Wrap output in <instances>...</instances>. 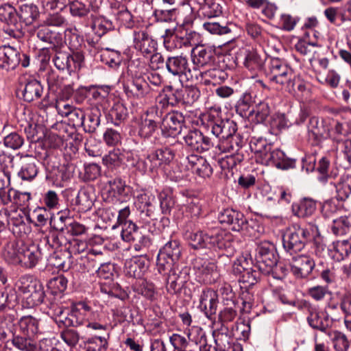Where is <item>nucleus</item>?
<instances>
[{"mask_svg": "<svg viewBox=\"0 0 351 351\" xmlns=\"http://www.w3.org/2000/svg\"><path fill=\"white\" fill-rule=\"evenodd\" d=\"M185 238L194 249L215 247L227 250L231 247L232 235L219 227H208L206 232H186Z\"/></svg>", "mask_w": 351, "mask_h": 351, "instance_id": "nucleus-1", "label": "nucleus"}, {"mask_svg": "<svg viewBox=\"0 0 351 351\" xmlns=\"http://www.w3.org/2000/svg\"><path fill=\"white\" fill-rule=\"evenodd\" d=\"M319 236L318 227L313 224L301 227L294 226L283 235L282 245L285 252L291 256L301 252L308 242Z\"/></svg>", "mask_w": 351, "mask_h": 351, "instance_id": "nucleus-2", "label": "nucleus"}, {"mask_svg": "<svg viewBox=\"0 0 351 351\" xmlns=\"http://www.w3.org/2000/svg\"><path fill=\"white\" fill-rule=\"evenodd\" d=\"M208 130L221 140L219 149L223 152H230L234 150L235 146L231 139L237 130V123L230 119L215 118L213 115H208L206 123Z\"/></svg>", "mask_w": 351, "mask_h": 351, "instance_id": "nucleus-3", "label": "nucleus"}, {"mask_svg": "<svg viewBox=\"0 0 351 351\" xmlns=\"http://www.w3.org/2000/svg\"><path fill=\"white\" fill-rule=\"evenodd\" d=\"M17 291L26 308H32L42 304L45 293L42 283L30 276L20 278L17 284Z\"/></svg>", "mask_w": 351, "mask_h": 351, "instance_id": "nucleus-4", "label": "nucleus"}, {"mask_svg": "<svg viewBox=\"0 0 351 351\" xmlns=\"http://www.w3.org/2000/svg\"><path fill=\"white\" fill-rule=\"evenodd\" d=\"M256 265L263 274L269 275L277 265L278 255L275 245L268 241L260 242L256 249Z\"/></svg>", "mask_w": 351, "mask_h": 351, "instance_id": "nucleus-5", "label": "nucleus"}, {"mask_svg": "<svg viewBox=\"0 0 351 351\" xmlns=\"http://www.w3.org/2000/svg\"><path fill=\"white\" fill-rule=\"evenodd\" d=\"M293 70L282 60L276 58L269 60L266 75L270 83L279 86L283 90L285 86L291 88L290 82L293 77Z\"/></svg>", "mask_w": 351, "mask_h": 351, "instance_id": "nucleus-6", "label": "nucleus"}, {"mask_svg": "<svg viewBox=\"0 0 351 351\" xmlns=\"http://www.w3.org/2000/svg\"><path fill=\"white\" fill-rule=\"evenodd\" d=\"M182 254V247L176 239L168 241L159 251L157 258V267L160 274L171 271L173 266L179 260Z\"/></svg>", "mask_w": 351, "mask_h": 351, "instance_id": "nucleus-7", "label": "nucleus"}, {"mask_svg": "<svg viewBox=\"0 0 351 351\" xmlns=\"http://www.w3.org/2000/svg\"><path fill=\"white\" fill-rule=\"evenodd\" d=\"M218 220L220 223L226 224L234 232H243L246 234H252L253 221L250 222L244 215L239 210L232 208L223 209L219 213Z\"/></svg>", "mask_w": 351, "mask_h": 351, "instance_id": "nucleus-8", "label": "nucleus"}, {"mask_svg": "<svg viewBox=\"0 0 351 351\" xmlns=\"http://www.w3.org/2000/svg\"><path fill=\"white\" fill-rule=\"evenodd\" d=\"M165 67L168 73L173 77L189 80L193 78L187 57L183 55L170 56L165 60Z\"/></svg>", "mask_w": 351, "mask_h": 351, "instance_id": "nucleus-9", "label": "nucleus"}, {"mask_svg": "<svg viewBox=\"0 0 351 351\" xmlns=\"http://www.w3.org/2000/svg\"><path fill=\"white\" fill-rule=\"evenodd\" d=\"M160 121L162 136L174 138L181 133L184 117L181 112L172 111L166 114Z\"/></svg>", "mask_w": 351, "mask_h": 351, "instance_id": "nucleus-10", "label": "nucleus"}, {"mask_svg": "<svg viewBox=\"0 0 351 351\" xmlns=\"http://www.w3.org/2000/svg\"><path fill=\"white\" fill-rule=\"evenodd\" d=\"M193 265L198 282L204 284L215 282L217 276V266L215 263L204 258L196 257L193 262Z\"/></svg>", "mask_w": 351, "mask_h": 351, "instance_id": "nucleus-11", "label": "nucleus"}, {"mask_svg": "<svg viewBox=\"0 0 351 351\" xmlns=\"http://www.w3.org/2000/svg\"><path fill=\"white\" fill-rule=\"evenodd\" d=\"M160 111L158 112V106H152L141 117L138 130L141 137L146 138L153 135L160 121Z\"/></svg>", "mask_w": 351, "mask_h": 351, "instance_id": "nucleus-12", "label": "nucleus"}, {"mask_svg": "<svg viewBox=\"0 0 351 351\" xmlns=\"http://www.w3.org/2000/svg\"><path fill=\"white\" fill-rule=\"evenodd\" d=\"M307 133L309 141L313 145H318L329 136L330 128L326 120L314 116L309 119Z\"/></svg>", "mask_w": 351, "mask_h": 351, "instance_id": "nucleus-13", "label": "nucleus"}, {"mask_svg": "<svg viewBox=\"0 0 351 351\" xmlns=\"http://www.w3.org/2000/svg\"><path fill=\"white\" fill-rule=\"evenodd\" d=\"M262 162L282 170H287L295 167V159L287 157L281 149H272V147L267 152H265Z\"/></svg>", "mask_w": 351, "mask_h": 351, "instance_id": "nucleus-14", "label": "nucleus"}, {"mask_svg": "<svg viewBox=\"0 0 351 351\" xmlns=\"http://www.w3.org/2000/svg\"><path fill=\"white\" fill-rule=\"evenodd\" d=\"M315 266L313 258L306 254L292 255L290 267L293 274L298 278H305L311 273Z\"/></svg>", "mask_w": 351, "mask_h": 351, "instance_id": "nucleus-15", "label": "nucleus"}, {"mask_svg": "<svg viewBox=\"0 0 351 351\" xmlns=\"http://www.w3.org/2000/svg\"><path fill=\"white\" fill-rule=\"evenodd\" d=\"M123 88L128 97H134L136 99L147 97L154 90L153 87L149 86L143 74H136L132 76L131 85L125 84Z\"/></svg>", "mask_w": 351, "mask_h": 351, "instance_id": "nucleus-16", "label": "nucleus"}, {"mask_svg": "<svg viewBox=\"0 0 351 351\" xmlns=\"http://www.w3.org/2000/svg\"><path fill=\"white\" fill-rule=\"evenodd\" d=\"M36 33V37L40 41L48 44L50 48L55 50H58L64 44L62 34L43 23L38 25Z\"/></svg>", "mask_w": 351, "mask_h": 351, "instance_id": "nucleus-17", "label": "nucleus"}, {"mask_svg": "<svg viewBox=\"0 0 351 351\" xmlns=\"http://www.w3.org/2000/svg\"><path fill=\"white\" fill-rule=\"evenodd\" d=\"M184 141L190 149L198 152H206L213 146L210 138L204 136L202 132L198 130L189 131L184 136Z\"/></svg>", "mask_w": 351, "mask_h": 351, "instance_id": "nucleus-18", "label": "nucleus"}, {"mask_svg": "<svg viewBox=\"0 0 351 351\" xmlns=\"http://www.w3.org/2000/svg\"><path fill=\"white\" fill-rule=\"evenodd\" d=\"M20 51L9 45L0 47V69L8 72L14 70L20 64Z\"/></svg>", "mask_w": 351, "mask_h": 351, "instance_id": "nucleus-19", "label": "nucleus"}, {"mask_svg": "<svg viewBox=\"0 0 351 351\" xmlns=\"http://www.w3.org/2000/svg\"><path fill=\"white\" fill-rule=\"evenodd\" d=\"M175 154L170 148L158 149L149 154L144 162L145 168L154 170L162 165H167L174 158Z\"/></svg>", "mask_w": 351, "mask_h": 351, "instance_id": "nucleus-20", "label": "nucleus"}, {"mask_svg": "<svg viewBox=\"0 0 351 351\" xmlns=\"http://www.w3.org/2000/svg\"><path fill=\"white\" fill-rule=\"evenodd\" d=\"M191 58L195 67L211 66L215 62V50L210 47L197 46L192 49Z\"/></svg>", "mask_w": 351, "mask_h": 351, "instance_id": "nucleus-21", "label": "nucleus"}, {"mask_svg": "<svg viewBox=\"0 0 351 351\" xmlns=\"http://www.w3.org/2000/svg\"><path fill=\"white\" fill-rule=\"evenodd\" d=\"M133 43L134 47L143 56L152 54L156 49V43L145 30L134 32Z\"/></svg>", "mask_w": 351, "mask_h": 351, "instance_id": "nucleus-22", "label": "nucleus"}, {"mask_svg": "<svg viewBox=\"0 0 351 351\" xmlns=\"http://www.w3.org/2000/svg\"><path fill=\"white\" fill-rule=\"evenodd\" d=\"M185 160L192 171L199 177L207 178L212 176L213 168L205 158L196 154H191Z\"/></svg>", "mask_w": 351, "mask_h": 351, "instance_id": "nucleus-23", "label": "nucleus"}, {"mask_svg": "<svg viewBox=\"0 0 351 351\" xmlns=\"http://www.w3.org/2000/svg\"><path fill=\"white\" fill-rule=\"evenodd\" d=\"M218 303L217 292L211 289H204L199 296V307L208 318L216 313Z\"/></svg>", "mask_w": 351, "mask_h": 351, "instance_id": "nucleus-24", "label": "nucleus"}, {"mask_svg": "<svg viewBox=\"0 0 351 351\" xmlns=\"http://www.w3.org/2000/svg\"><path fill=\"white\" fill-rule=\"evenodd\" d=\"M21 252L22 254H21V256H19L20 261L18 264L26 268L35 267L44 256L40 247L36 245H32L30 246L24 245L22 247Z\"/></svg>", "mask_w": 351, "mask_h": 351, "instance_id": "nucleus-25", "label": "nucleus"}, {"mask_svg": "<svg viewBox=\"0 0 351 351\" xmlns=\"http://www.w3.org/2000/svg\"><path fill=\"white\" fill-rule=\"evenodd\" d=\"M148 261L142 256L133 257L125 263V271L134 278H141L148 269Z\"/></svg>", "mask_w": 351, "mask_h": 351, "instance_id": "nucleus-26", "label": "nucleus"}, {"mask_svg": "<svg viewBox=\"0 0 351 351\" xmlns=\"http://www.w3.org/2000/svg\"><path fill=\"white\" fill-rule=\"evenodd\" d=\"M109 188L108 193L112 197H115L122 202L126 201L130 197V188L125 182L120 178H115L108 182Z\"/></svg>", "mask_w": 351, "mask_h": 351, "instance_id": "nucleus-27", "label": "nucleus"}, {"mask_svg": "<svg viewBox=\"0 0 351 351\" xmlns=\"http://www.w3.org/2000/svg\"><path fill=\"white\" fill-rule=\"evenodd\" d=\"M197 37V34L195 32L189 31L181 27L176 28V35L173 43V49L195 45Z\"/></svg>", "mask_w": 351, "mask_h": 351, "instance_id": "nucleus-28", "label": "nucleus"}, {"mask_svg": "<svg viewBox=\"0 0 351 351\" xmlns=\"http://www.w3.org/2000/svg\"><path fill=\"white\" fill-rule=\"evenodd\" d=\"M328 254L336 261H343L351 253V243L347 240L333 242L327 250Z\"/></svg>", "mask_w": 351, "mask_h": 351, "instance_id": "nucleus-29", "label": "nucleus"}, {"mask_svg": "<svg viewBox=\"0 0 351 351\" xmlns=\"http://www.w3.org/2000/svg\"><path fill=\"white\" fill-rule=\"evenodd\" d=\"M40 16L39 9L33 3H25L19 6L17 17L26 26L32 25Z\"/></svg>", "mask_w": 351, "mask_h": 351, "instance_id": "nucleus-30", "label": "nucleus"}, {"mask_svg": "<svg viewBox=\"0 0 351 351\" xmlns=\"http://www.w3.org/2000/svg\"><path fill=\"white\" fill-rule=\"evenodd\" d=\"M20 332L27 337H34L38 333H42L40 321L32 315L23 316L19 321Z\"/></svg>", "mask_w": 351, "mask_h": 351, "instance_id": "nucleus-31", "label": "nucleus"}, {"mask_svg": "<svg viewBox=\"0 0 351 351\" xmlns=\"http://www.w3.org/2000/svg\"><path fill=\"white\" fill-rule=\"evenodd\" d=\"M43 93V86L40 81L36 79L28 80L22 90L23 98L27 102L41 97Z\"/></svg>", "mask_w": 351, "mask_h": 351, "instance_id": "nucleus-32", "label": "nucleus"}, {"mask_svg": "<svg viewBox=\"0 0 351 351\" xmlns=\"http://www.w3.org/2000/svg\"><path fill=\"white\" fill-rule=\"evenodd\" d=\"M37 160L32 156H26L23 159L21 170L19 171V176L23 180H32L37 176L38 167Z\"/></svg>", "mask_w": 351, "mask_h": 351, "instance_id": "nucleus-33", "label": "nucleus"}, {"mask_svg": "<svg viewBox=\"0 0 351 351\" xmlns=\"http://www.w3.org/2000/svg\"><path fill=\"white\" fill-rule=\"evenodd\" d=\"M316 202L312 198L304 197L298 203L292 205V210L298 217H306L312 215L316 210Z\"/></svg>", "mask_w": 351, "mask_h": 351, "instance_id": "nucleus-34", "label": "nucleus"}, {"mask_svg": "<svg viewBox=\"0 0 351 351\" xmlns=\"http://www.w3.org/2000/svg\"><path fill=\"white\" fill-rule=\"evenodd\" d=\"M228 327L221 324L213 332V336L216 346L221 350H229L231 348L232 339L228 334Z\"/></svg>", "mask_w": 351, "mask_h": 351, "instance_id": "nucleus-35", "label": "nucleus"}, {"mask_svg": "<svg viewBox=\"0 0 351 351\" xmlns=\"http://www.w3.org/2000/svg\"><path fill=\"white\" fill-rule=\"evenodd\" d=\"M264 62V60L261 58L256 51H247L245 52L243 64L253 75H256L259 72L262 71Z\"/></svg>", "mask_w": 351, "mask_h": 351, "instance_id": "nucleus-36", "label": "nucleus"}, {"mask_svg": "<svg viewBox=\"0 0 351 351\" xmlns=\"http://www.w3.org/2000/svg\"><path fill=\"white\" fill-rule=\"evenodd\" d=\"M260 273L257 268H243V272L239 273V282L241 289H248L255 285L259 278Z\"/></svg>", "mask_w": 351, "mask_h": 351, "instance_id": "nucleus-37", "label": "nucleus"}, {"mask_svg": "<svg viewBox=\"0 0 351 351\" xmlns=\"http://www.w3.org/2000/svg\"><path fill=\"white\" fill-rule=\"evenodd\" d=\"M91 22L90 26L93 32L99 37H101L108 31L113 29L112 23L104 16L90 14Z\"/></svg>", "mask_w": 351, "mask_h": 351, "instance_id": "nucleus-38", "label": "nucleus"}, {"mask_svg": "<svg viewBox=\"0 0 351 351\" xmlns=\"http://www.w3.org/2000/svg\"><path fill=\"white\" fill-rule=\"evenodd\" d=\"M24 245H19L16 241H10L7 243L3 248V256L5 261L10 264L17 265L19 263V256L22 254V247Z\"/></svg>", "mask_w": 351, "mask_h": 351, "instance_id": "nucleus-39", "label": "nucleus"}, {"mask_svg": "<svg viewBox=\"0 0 351 351\" xmlns=\"http://www.w3.org/2000/svg\"><path fill=\"white\" fill-rule=\"evenodd\" d=\"M94 195L87 189H82L78 191L75 199V204L80 212L86 213L90 210L94 204Z\"/></svg>", "mask_w": 351, "mask_h": 351, "instance_id": "nucleus-40", "label": "nucleus"}, {"mask_svg": "<svg viewBox=\"0 0 351 351\" xmlns=\"http://www.w3.org/2000/svg\"><path fill=\"white\" fill-rule=\"evenodd\" d=\"M334 186L336 189L337 199L345 201L351 194V175L343 173Z\"/></svg>", "mask_w": 351, "mask_h": 351, "instance_id": "nucleus-41", "label": "nucleus"}, {"mask_svg": "<svg viewBox=\"0 0 351 351\" xmlns=\"http://www.w3.org/2000/svg\"><path fill=\"white\" fill-rule=\"evenodd\" d=\"M307 321L311 327L322 332H326L330 327L328 317L319 313L316 309L310 311Z\"/></svg>", "mask_w": 351, "mask_h": 351, "instance_id": "nucleus-42", "label": "nucleus"}, {"mask_svg": "<svg viewBox=\"0 0 351 351\" xmlns=\"http://www.w3.org/2000/svg\"><path fill=\"white\" fill-rule=\"evenodd\" d=\"M8 223L13 233L19 236L26 234L29 229V227L24 221L23 217L16 212L8 215Z\"/></svg>", "mask_w": 351, "mask_h": 351, "instance_id": "nucleus-43", "label": "nucleus"}, {"mask_svg": "<svg viewBox=\"0 0 351 351\" xmlns=\"http://www.w3.org/2000/svg\"><path fill=\"white\" fill-rule=\"evenodd\" d=\"M201 75L206 84L215 85L228 78V73L226 71L216 67L201 72Z\"/></svg>", "mask_w": 351, "mask_h": 351, "instance_id": "nucleus-44", "label": "nucleus"}, {"mask_svg": "<svg viewBox=\"0 0 351 351\" xmlns=\"http://www.w3.org/2000/svg\"><path fill=\"white\" fill-rule=\"evenodd\" d=\"M271 113V108L269 104L266 101H261L250 112V119L256 123L265 122Z\"/></svg>", "mask_w": 351, "mask_h": 351, "instance_id": "nucleus-45", "label": "nucleus"}, {"mask_svg": "<svg viewBox=\"0 0 351 351\" xmlns=\"http://www.w3.org/2000/svg\"><path fill=\"white\" fill-rule=\"evenodd\" d=\"M32 337H27L21 333L13 334L12 337V345L21 351H35V341Z\"/></svg>", "mask_w": 351, "mask_h": 351, "instance_id": "nucleus-46", "label": "nucleus"}, {"mask_svg": "<svg viewBox=\"0 0 351 351\" xmlns=\"http://www.w3.org/2000/svg\"><path fill=\"white\" fill-rule=\"evenodd\" d=\"M14 316L7 315L0 317V341H6L10 336L12 337L14 327Z\"/></svg>", "mask_w": 351, "mask_h": 351, "instance_id": "nucleus-47", "label": "nucleus"}, {"mask_svg": "<svg viewBox=\"0 0 351 351\" xmlns=\"http://www.w3.org/2000/svg\"><path fill=\"white\" fill-rule=\"evenodd\" d=\"M101 112L98 108L93 109L84 120L82 126L86 132L93 133L100 124Z\"/></svg>", "mask_w": 351, "mask_h": 351, "instance_id": "nucleus-48", "label": "nucleus"}, {"mask_svg": "<svg viewBox=\"0 0 351 351\" xmlns=\"http://www.w3.org/2000/svg\"><path fill=\"white\" fill-rule=\"evenodd\" d=\"M328 335L336 351H348L350 343L346 334L339 330H333Z\"/></svg>", "mask_w": 351, "mask_h": 351, "instance_id": "nucleus-49", "label": "nucleus"}, {"mask_svg": "<svg viewBox=\"0 0 351 351\" xmlns=\"http://www.w3.org/2000/svg\"><path fill=\"white\" fill-rule=\"evenodd\" d=\"M69 11L72 16L84 19L90 13V5L80 0H75L69 3Z\"/></svg>", "mask_w": 351, "mask_h": 351, "instance_id": "nucleus-50", "label": "nucleus"}, {"mask_svg": "<svg viewBox=\"0 0 351 351\" xmlns=\"http://www.w3.org/2000/svg\"><path fill=\"white\" fill-rule=\"evenodd\" d=\"M72 177V173L69 167L62 165L54 169L51 174L53 184L59 187H63L64 184Z\"/></svg>", "mask_w": 351, "mask_h": 351, "instance_id": "nucleus-51", "label": "nucleus"}, {"mask_svg": "<svg viewBox=\"0 0 351 351\" xmlns=\"http://www.w3.org/2000/svg\"><path fill=\"white\" fill-rule=\"evenodd\" d=\"M47 259L48 265L62 271H67L70 268L69 263L66 262V255L62 252H53L48 257L45 256Z\"/></svg>", "mask_w": 351, "mask_h": 351, "instance_id": "nucleus-52", "label": "nucleus"}, {"mask_svg": "<svg viewBox=\"0 0 351 351\" xmlns=\"http://www.w3.org/2000/svg\"><path fill=\"white\" fill-rule=\"evenodd\" d=\"M22 23L18 22L17 18L14 19L12 21H8L5 23L3 27V32L11 38L15 39H20L24 36V32L23 30Z\"/></svg>", "mask_w": 351, "mask_h": 351, "instance_id": "nucleus-53", "label": "nucleus"}, {"mask_svg": "<svg viewBox=\"0 0 351 351\" xmlns=\"http://www.w3.org/2000/svg\"><path fill=\"white\" fill-rule=\"evenodd\" d=\"M181 101L183 104L192 105L198 100L200 97V91L193 86H189L180 88Z\"/></svg>", "mask_w": 351, "mask_h": 351, "instance_id": "nucleus-54", "label": "nucleus"}, {"mask_svg": "<svg viewBox=\"0 0 351 351\" xmlns=\"http://www.w3.org/2000/svg\"><path fill=\"white\" fill-rule=\"evenodd\" d=\"M56 51L53 59L55 66L59 70L72 71L70 62L71 54L68 52Z\"/></svg>", "mask_w": 351, "mask_h": 351, "instance_id": "nucleus-55", "label": "nucleus"}, {"mask_svg": "<svg viewBox=\"0 0 351 351\" xmlns=\"http://www.w3.org/2000/svg\"><path fill=\"white\" fill-rule=\"evenodd\" d=\"M121 236L126 242H132L141 232L138 227L132 221L123 223Z\"/></svg>", "mask_w": 351, "mask_h": 351, "instance_id": "nucleus-56", "label": "nucleus"}, {"mask_svg": "<svg viewBox=\"0 0 351 351\" xmlns=\"http://www.w3.org/2000/svg\"><path fill=\"white\" fill-rule=\"evenodd\" d=\"M158 199L162 213H170L172 208L175 204L171 191L169 189L162 190L158 194Z\"/></svg>", "mask_w": 351, "mask_h": 351, "instance_id": "nucleus-57", "label": "nucleus"}, {"mask_svg": "<svg viewBox=\"0 0 351 351\" xmlns=\"http://www.w3.org/2000/svg\"><path fill=\"white\" fill-rule=\"evenodd\" d=\"M252 97L249 93H245L239 99L236 106V111L243 117L250 119V112L252 110Z\"/></svg>", "mask_w": 351, "mask_h": 351, "instance_id": "nucleus-58", "label": "nucleus"}, {"mask_svg": "<svg viewBox=\"0 0 351 351\" xmlns=\"http://www.w3.org/2000/svg\"><path fill=\"white\" fill-rule=\"evenodd\" d=\"M202 26L204 30L214 35H224L231 32L226 24H221L213 21L204 22Z\"/></svg>", "mask_w": 351, "mask_h": 351, "instance_id": "nucleus-59", "label": "nucleus"}, {"mask_svg": "<svg viewBox=\"0 0 351 351\" xmlns=\"http://www.w3.org/2000/svg\"><path fill=\"white\" fill-rule=\"evenodd\" d=\"M86 90L93 99L101 101L108 96L110 88L108 86L91 85L86 87Z\"/></svg>", "mask_w": 351, "mask_h": 351, "instance_id": "nucleus-60", "label": "nucleus"}, {"mask_svg": "<svg viewBox=\"0 0 351 351\" xmlns=\"http://www.w3.org/2000/svg\"><path fill=\"white\" fill-rule=\"evenodd\" d=\"M221 0L208 1L202 8L205 10L204 15L208 18L219 16L223 12V7L220 3Z\"/></svg>", "mask_w": 351, "mask_h": 351, "instance_id": "nucleus-61", "label": "nucleus"}, {"mask_svg": "<svg viewBox=\"0 0 351 351\" xmlns=\"http://www.w3.org/2000/svg\"><path fill=\"white\" fill-rule=\"evenodd\" d=\"M68 280L62 275L58 276L51 279L48 287L55 295L64 292L67 287Z\"/></svg>", "mask_w": 351, "mask_h": 351, "instance_id": "nucleus-62", "label": "nucleus"}, {"mask_svg": "<svg viewBox=\"0 0 351 351\" xmlns=\"http://www.w3.org/2000/svg\"><path fill=\"white\" fill-rule=\"evenodd\" d=\"M155 197L145 191L139 192L136 196L135 204L138 208L143 212L146 208L152 206Z\"/></svg>", "mask_w": 351, "mask_h": 351, "instance_id": "nucleus-63", "label": "nucleus"}, {"mask_svg": "<svg viewBox=\"0 0 351 351\" xmlns=\"http://www.w3.org/2000/svg\"><path fill=\"white\" fill-rule=\"evenodd\" d=\"M103 164L108 169H114L120 165L121 162V152L119 149H113L106 154L102 158Z\"/></svg>", "mask_w": 351, "mask_h": 351, "instance_id": "nucleus-64", "label": "nucleus"}]
</instances>
